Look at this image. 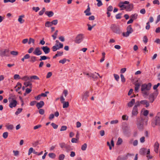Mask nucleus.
<instances>
[{
	"instance_id": "obj_1",
	"label": "nucleus",
	"mask_w": 160,
	"mask_h": 160,
	"mask_svg": "<svg viewBox=\"0 0 160 160\" xmlns=\"http://www.w3.org/2000/svg\"><path fill=\"white\" fill-rule=\"evenodd\" d=\"M110 28L113 32L117 34H120L122 32L119 25L116 24H112L111 25Z\"/></svg>"
},
{
	"instance_id": "obj_2",
	"label": "nucleus",
	"mask_w": 160,
	"mask_h": 160,
	"mask_svg": "<svg viewBox=\"0 0 160 160\" xmlns=\"http://www.w3.org/2000/svg\"><path fill=\"white\" fill-rule=\"evenodd\" d=\"M160 125V112H158L156 116L155 119L152 123V126L154 127L156 125Z\"/></svg>"
},
{
	"instance_id": "obj_3",
	"label": "nucleus",
	"mask_w": 160,
	"mask_h": 160,
	"mask_svg": "<svg viewBox=\"0 0 160 160\" xmlns=\"http://www.w3.org/2000/svg\"><path fill=\"white\" fill-rule=\"evenodd\" d=\"M84 38L83 34H79L75 38L74 42L77 44H79L82 41Z\"/></svg>"
},
{
	"instance_id": "obj_4",
	"label": "nucleus",
	"mask_w": 160,
	"mask_h": 160,
	"mask_svg": "<svg viewBox=\"0 0 160 160\" xmlns=\"http://www.w3.org/2000/svg\"><path fill=\"white\" fill-rule=\"evenodd\" d=\"M152 86V84L151 83H149L147 84H143L141 86V91H149L151 88Z\"/></svg>"
},
{
	"instance_id": "obj_5",
	"label": "nucleus",
	"mask_w": 160,
	"mask_h": 160,
	"mask_svg": "<svg viewBox=\"0 0 160 160\" xmlns=\"http://www.w3.org/2000/svg\"><path fill=\"white\" fill-rule=\"evenodd\" d=\"M0 56L2 57L9 56V50L8 49H5L4 50H0Z\"/></svg>"
},
{
	"instance_id": "obj_6",
	"label": "nucleus",
	"mask_w": 160,
	"mask_h": 160,
	"mask_svg": "<svg viewBox=\"0 0 160 160\" xmlns=\"http://www.w3.org/2000/svg\"><path fill=\"white\" fill-rule=\"evenodd\" d=\"M63 47V44L62 43H59L58 45V44H56L52 47V50L53 52H55L57 50L62 48Z\"/></svg>"
},
{
	"instance_id": "obj_7",
	"label": "nucleus",
	"mask_w": 160,
	"mask_h": 160,
	"mask_svg": "<svg viewBox=\"0 0 160 160\" xmlns=\"http://www.w3.org/2000/svg\"><path fill=\"white\" fill-rule=\"evenodd\" d=\"M10 102L9 106L10 108H12L16 107L17 104V102L13 98H12L11 101H9Z\"/></svg>"
},
{
	"instance_id": "obj_8",
	"label": "nucleus",
	"mask_w": 160,
	"mask_h": 160,
	"mask_svg": "<svg viewBox=\"0 0 160 160\" xmlns=\"http://www.w3.org/2000/svg\"><path fill=\"white\" fill-rule=\"evenodd\" d=\"M86 75L88 77H92L93 79L94 80L97 79L98 76H99L100 78H102V77L100 76L98 73H96V72H95L94 73H91L90 74L87 73Z\"/></svg>"
},
{
	"instance_id": "obj_9",
	"label": "nucleus",
	"mask_w": 160,
	"mask_h": 160,
	"mask_svg": "<svg viewBox=\"0 0 160 160\" xmlns=\"http://www.w3.org/2000/svg\"><path fill=\"white\" fill-rule=\"evenodd\" d=\"M140 153L142 155L149 154L150 153V150L144 148H141L140 150Z\"/></svg>"
},
{
	"instance_id": "obj_10",
	"label": "nucleus",
	"mask_w": 160,
	"mask_h": 160,
	"mask_svg": "<svg viewBox=\"0 0 160 160\" xmlns=\"http://www.w3.org/2000/svg\"><path fill=\"white\" fill-rule=\"evenodd\" d=\"M33 53L34 54L37 56H39L42 54V51L40 50L39 47L36 48Z\"/></svg>"
},
{
	"instance_id": "obj_11",
	"label": "nucleus",
	"mask_w": 160,
	"mask_h": 160,
	"mask_svg": "<svg viewBox=\"0 0 160 160\" xmlns=\"http://www.w3.org/2000/svg\"><path fill=\"white\" fill-rule=\"evenodd\" d=\"M138 113V108L133 107L132 112V117L136 116Z\"/></svg>"
},
{
	"instance_id": "obj_12",
	"label": "nucleus",
	"mask_w": 160,
	"mask_h": 160,
	"mask_svg": "<svg viewBox=\"0 0 160 160\" xmlns=\"http://www.w3.org/2000/svg\"><path fill=\"white\" fill-rule=\"evenodd\" d=\"M45 54H47L50 52V49L48 46H43L41 48Z\"/></svg>"
},
{
	"instance_id": "obj_13",
	"label": "nucleus",
	"mask_w": 160,
	"mask_h": 160,
	"mask_svg": "<svg viewBox=\"0 0 160 160\" xmlns=\"http://www.w3.org/2000/svg\"><path fill=\"white\" fill-rule=\"evenodd\" d=\"M89 92L88 91H86L83 93L82 95V99L83 101H86L88 97L89 96Z\"/></svg>"
},
{
	"instance_id": "obj_14",
	"label": "nucleus",
	"mask_w": 160,
	"mask_h": 160,
	"mask_svg": "<svg viewBox=\"0 0 160 160\" xmlns=\"http://www.w3.org/2000/svg\"><path fill=\"white\" fill-rule=\"evenodd\" d=\"M133 5L132 4H130L127 5L126 7L125 8L126 11L130 12L131 11L133 8Z\"/></svg>"
},
{
	"instance_id": "obj_15",
	"label": "nucleus",
	"mask_w": 160,
	"mask_h": 160,
	"mask_svg": "<svg viewBox=\"0 0 160 160\" xmlns=\"http://www.w3.org/2000/svg\"><path fill=\"white\" fill-rule=\"evenodd\" d=\"M90 8L88 4L87 7V8L84 11V13H85L86 16H90L91 14V13L90 12Z\"/></svg>"
},
{
	"instance_id": "obj_16",
	"label": "nucleus",
	"mask_w": 160,
	"mask_h": 160,
	"mask_svg": "<svg viewBox=\"0 0 160 160\" xmlns=\"http://www.w3.org/2000/svg\"><path fill=\"white\" fill-rule=\"evenodd\" d=\"M154 151L156 153H158V148L159 147V144L158 142H157L155 143L154 145Z\"/></svg>"
},
{
	"instance_id": "obj_17",
	"label": "nucleus",
	"mask_w": 160,
	"mask_h": 160,
	"mask_svg": "<svg viewBox=\"0 0 160 160\" xmlns=\"http://www.w3.org/2000/svg\"><path fill=\"white\" fill-rule=\"evenodd\" d=\"M44 103L43 101H40L38 102L36 104V106L38 109L42 108L44 105Z\"/></svg>"
},
{
	"instance_id": "obj_18",
	"label": "nucleus",
	"mask_w": 160,
	"mask_h": 160,
	"mask_svg": "<svg viewBox=\"0 0 160 160\" xmlns=\"http://www.w3.org/2000/svg\"><path fill=\"white\" fill-rule=\"evenodd\" d=\"M140 102L141 104L145 105L146 107H148L149 106V103L147 100H142L140 101Z\"/></svg>"
},
{
	"instance_id": "obj_19",
	"label": "nucleus",
	"mask_w": 160,
	"mask_h": 160,
	"mask_svg": "<svg viewBox=\"0 0 160 160\" xmlns=\"http://www.w3.org/2000/svg\"><path fill=\"white\" fill-rule=\"evenodd\" d=\"M45 14L49 17H51L52 16L54 15L53 12L52 11H47L45 12Z\"/></svg>"
},
{
	"instance_id": "obj_20",
	"label": "nucleus",
	"mask_w": 160,
	"mask_h": 160,
	"mask_svg": "<svg viewBox=\"0 0 160 160\" xmlns=\"http://www.w3.org/2000/svg\"><path fill=\"white\" fill-rule=\"evenodd\" d=\"M135 103V99H132L131 101L129 102L128 104V106L129 107H132Z\"/></svg>"
},
{
	"instance_id": "obj_21",
	"label": "nucleus",
	"mask_w": 160,
	"mask_h": 160,
	"mask_svg": "<svg viewBox=\"0 0 160 160\" xmlns=\"http://www.w3.org/2000/svg\"><path fill=\"white\" fill-rule=\"evenodd\" d=\"M118 6L121 8V10H123L125 9V8H126L127 5H125L124 4H122L121 2H120L118 5Z\"/></svg>"
},
{
	"instance_id": "obj_22",
	"label": "nucleus",
	"mask_w": 160,
	"mask_h": 160,
	"mask_svg": "<svg viewBox=\"0 0 160 160\" xmlns=\"http://www.w3.org/2000/svg\"><path fill=\"white\" fill-rule=\"evenodd\" d=\"M127 159V156H119L118 157L117 160H125Z\"/></svg>"
},
{
	"instance_id": "obj_23",
	"label": "nucleus",
	"mask_w": 160,
	"mask_h": 160,
	"mask_svg": "<svg viewBox=\"0 0 160 160\" xmlns=\"http://www.w3.org/2000/svg\"><path fill=\"white\" fill-rule=\"evenodd\" d=\"M140 86V84L139 83H137L135 84V91L136 92H138V89Z\"/></svg>"
},
{
	"instance_id": "obj_24",
	"label": "nucleus",
	"mask_w": 160,
	"mask_h": 160,
	"mask_svg": "<svg viewBox=\"0 0 160 160\" xmlns=\"http://www.w3.org/2000/svg\"><path fill=\"white\" fill-rule=\"evenodd\" d=\"M149 99L151 102H152L155 99L154 96L153 94L150 95L149 97Z\"/></svg>"
},
{
	"instance_id": "obj_25",
	"label": "nucleus",
	"mask_w": 160,
	"mask_h": 160,
	"mask_svg": "<svg viewBox=\"0 0 160 160\" xmlns=\"http://www.w3.org/2000/svg\"><path fill=\"white\" fill-rule=\"evenodd\" d=\"M21 79L24 81H28V80H30V77L28 76H25L24 77H22L21 78Z\"/></svg>"
},
{
	"instance_id": "obj_26",
	"label": "nucleus",
	"mask_w": 160,
	"mask_h": 160,
	"mask_svg": "<svg viewBox=\"0 0 160 160\" xmlns=\"http://www.w3.org/2000/svg\"><path fill=\"white\" fill-rule=\"evenodd\" d=\"M30 81L31 82H32V79H34V80H39V78L36 75H33L30 76Z\"/></svg>"
},
{
	"instance_id": "obj_27",
	"label": "nucleus",
	"mask_w": 160,
	"mask_h": 160,
	"mask_svg": "<svg viewBox=\"0 0 160 160\" xmlns=\"http://www.w3.org/2000/svg\"><path fill=\"white\" fill-rule=\"evenodd\" d=\"M131 33L129 31H127V32H123L122 33V35L123 37H128L130 34Z\"/></svg>"
},
{
	"instance_id": "obj_28",
	"label": "nucleus",
	"mask_w": 160,
	"mask_h": 160,
	"mask_svg": "<svg viewBox=\"0 0 160 160\" xmlns=\"http://www.w3.org/2000/svg\"><path fill=\"white\" fill-rule=\"evenodd\" d=\"M52 25L51 22L47 21L45 24V27H50Z\"/></svg>"
},
{
	"instance_id": "obj_29",
	"label": "nucleus",
	"mask_w": 160,
	"mask_h": 160,
	"mask_svg": "<svg viewBox=\"0 0 160 160\" xmlns=\"http://www.w3.org/2000/svg\"><path fill=\"white\" fill-rule=\"evenodd\" d=\"M127 31H129L132 33L133 32V30L131 25H129L127 28Z\"/></svg>"
},
{
	"instance_id": "obj_30",
	"label": "nucleus",
	"mask_w": 160,
	"mask_h": 160,
	"mask_svg": "<svg viewBox=\"0 0 160 160\" xmlns=\"http://www.w3.org/2000/svg\"><path fill=\"white\" fill-rule=\"evenodd\" d=\"M6 128L8 130H12L13 128L14 127L13 125L9 124L6 126Z\"/></svg>"
},
{
	"instance_id": "obj_31",
	"label": "nucleus",
	"mask_w": 160,
	"mask_h": 160,
	"mask_svg": "<svg viewBox=\"0 0 160 160\" xmlns=\"http://www.w3.org/2000/svg\"><path fill=\"white\" fill-rule=\"evenodd\" d=\"M63 108H67L69 106V103L68 102H63Z\"/></svg>"
},
{
	"instance_id": "obj_32",
	"label": "nucleus",
	"mask_w": 160,
	"mask_h": 160,
	"mask_svg": "<svg viewBox=\"0 0 160 160\" xmlns=\"http://www.w3.org/2000/svg\"><path fill=\"white\" fill-rule=\"evenodd\" d=\"M24 15H21L19 16V18H18V21L20 23H22L23 22H22V18L24 17ZM24 21V20H23Z\"/></svg>"
},
{
	"instance_id": "obj_33",
	"label": "nucleus",
	"mask_w": 160,
	"mask_h": 160,
	"mask_svg": "<svg viewBox=\"0 0 160 160\" xmlns=\"http://www.w3.org/2000/svg\"><path fill=\"white\" fill-rule=\"evenodd\" d=\"M138 14L136 13H135L134 14L132 15L130 17L131 19H136L137 18Z\"/></svg>"
},
{
	"instance_id": "obj_34",
	"label": "nucleus",
	"mask_w": 160,
	"mask_h": 160,
	"mask_svg": "<svg viewBox=\"0 0 160 160\" xmlns=\"http://www.w3.org/2000/svg\"><path fill=\"white\" fill-rule=\"evenodd\" d=\"M24 84L25 85L26 87L28 86H31L32 85V83L30 82H25Z\"/></svg>"
},
{
	"instance_id": "obj_35",
	"label": "nucleus",
	"mask_w": 160,
	"mask_h": 160,
	"mask_svg": "<svg viewBox=\"0 0 160 160\" xmlns=\"http://www.w3.org/2000/svg\"><path fill=\"white\" fill-rule=\"evenodd\" d=\"M46 9L45 8L43 7L42 10L40 11L39 12V15L41 16L42 15L44 12L45 11Z\"/></svg>"
},
{
	"instance_id": "obj_36",
	"label": "nucleus",
	"mask_w": 160,
	"mask_h": 160,
	"mask_svg": "<svg viewBox=\"0 0 160 160\" xmlns=\"http://www.w3.org/2000/svg\"><path fill=\"white\" fill-rule=\"evenodd\" d=\"M22 108H18L17 110L15 112V114L17 115H18V114L22 112Z\"/></svg>"
},
{
	"instance_id": "obj_37",
	"label": "nucleus",
	"mask_w": 160,
	"mask_h": 160,
	"mask_svg": "<svg viewBox=\"0 0 160 160\" xmlns=\"http://www.w3.org/2000/svg\"><path fill=\"white\" fill-rule=\"evenodd\" d=\"M87 144L86 143H84L82 146L81 149L83 151H85L86 150L87 148Z\"/></svg>"
},
{
	"instance_id": "obj_38",
	"label": "nucleus",
	"mask_w": 160,
	"mask_h": 160,
	"mask_svg": "<svg viewBox=\"0 0 160 160\" xmlns=\"http://www.w3.org/2000/svg\"><path fill=\"white\" fill-rule=\"evenodd\" d=\"M122 142V139L120 138H118V141L117 142V145H121Z\"/></svg>"
},
{
	"instance_id": "obj_39",
	"label": "nucleus",
	"mask_w": 160,
	"mask_h": 160,
	"mask_svg": "<svg viewBox=\"0 0 160 160\" xmlns=\"http://www.w3.org/2000/svg\"><path fill=\"white\" fill-rule=\"evenodd\" d=\"M48 58V57H47L45 56H41L40 58L39 59V61H41L42 60H45L46 59H47Z\"/></svg>"
},
{
	"instance_id": "obj_40",
	"label": "nucleus",
	"mask_w": 160,
	"mask_h": 160,
	"mask_svg": "<svg viewBox=\"0 0 160 160\" xmlns=\"http://www.w3.org/2000/svg\"><path fill=\"white\" fill-rule=\"evenodd\" d=\"M36 60V58L35 56H32L31 57L30 62H33Z\"/></svg>"
},
{
	"instance_id": "obj_41",
	"label": "nucleus",
	"mask_w": 160,
	"mask_h": 160,
	"mask_svg": "<svg viewBox=\"0 0 160 160\" xmlns=\"http://www.w3.org/2000/svg\"><path fill=\"white\" fill-rule=\"evenodd\" d=\"M96 0L98 2L97 3V5L98 7H99L102 5V3L101 0Z\"/></svg>"
},
{
	"instance_id": "obj_42",
	"label": "nucleus",
	"mask_w": 160,
	"mask_h": 160,
	"mask_svg": "<svg viewBox=\"0 0 160 160\" xmlns=\"http://www.w3.org/2000/svg\"><path fill=\"white\" fill-rule=\"evenodd\" d=\"M10 53L12 55L17 56L18 54V52L15 51H13L11 52Z\"/></svg>"
},
{
	"instance_id": "obj_43",
	"label": "nucleus",
	"mask_w": 160,
	"mask_h": 160,
	"mask_svg": "<svg viewBox=\"0 0 160 160\" xmlns=\"http://www.w3.org/2000/svg\"><path fill=\"white\" fill-rule=\"evenodd\" d=\"M59 145L60 147L62 149L66 147V144L64 142L60 143H59Z\"/></svg>"
},
{
	"instance_id": "obj_44",
	"label": "nucleus",
	"mask_w": 160,
	"mask_h": 160,
	"mask_svg": "<svg viewBox=\"0 0 160 160\" xmlns=\"http://www.w3.org/2000/svg\"><path fill=\"white\" fill-rule=\"evenodd\" d=\"M65 158V155L63 154H61L59 155V160H63Z\"/></svg>"
},
{
	"instance_id": "obj_45",
	"label": "nucleus",
	"mask_w": 160,
	"mask_h": 160,
	"mask_svg": "<svg viewBox=\"0 0 160 160\" xmlns=\"http://www.w3.org/2000/svg\"><path fill=\"white\" fill-rule=\"evenodd\" d=\"M120 77L121 78V80L122 82H125L126 79H125V78L124 77V75L122 74H121L120 75Z\"/></svg>"
},
{
	"instance_id": "obj_46",
	"label": "nucleus",
	"mask_w": 160,
	"mask_h": 160,
	"mask_svg": "<svg viewBox=\"0 0 160 160\" xmlns=\"http://www.w3.org/2000/svg\"><path fill=\"white\" fill-rule=\"evenodd\" d=\"M67 61V59H66L65 58H64L63 59L60 60L59 61V62L60 63H61L62 64H64Z\"/></svg>"
},
{
	"instance_id": "obj_47",
	"label": "nucleus",
	"mask_w": 160,
	"mask_h": 160,
	"mask_svg": "<svg viewBox=\"0 0 160 160\" xmlns=\"http://www.w3.org/2000/svg\"><path fill=\"white\" fill-rule=\"evenodd\" d=\"M138 127V128L139 129H142V128L143 127V124L141 123L140 122L139 123H138L137 124Z\"/></svg>"
},
{
	"instance_id": "obj_48",
	"label": "nucleus",
	"mask_w": 160,
	"mask_h": 160,
	"mask_svg": "<svg viewBox=\"0 0 160 160\" xmlns=\"http://www.w3.org/2000/svg\"><path fill=\"white\" fill-rule=\"evenodd\" d=\"M8 133L7 132H5L3 133L2 136L4 138L6 139L8 137Z\"/></svg>"
},
{
	"instance_id": "obj_49",
	"label": "nucleus",
	"mask_w": 160,
	"mask_h": 160,
	"mask_svg": "<svg viewBox=\"0 0 160 160\" xmlns=\"http://www.w3.org/2000/svg\"><path fill=\"white\" fill-rule=\"evenodd\" d=\"M48 156L49 157L52 158H54L55 157V154L53 153H49L48 154Z\"/></svg>"
},
{
	"instance_id": "obj_50",
	"label": "nucleus",
	"mask_w": 160,
	"mask_h": 160,
	"mask_svg": "<svg viewBox=\"0 0 160 160\" xmlns=\"http://www.w3.org/2000/svg\"><path fill=\"white\" fill-rule=\"evenodd\" d=\"M14 79H21V78L20 76L18 74H15L14 76Z\"/></svg>"
},
{
	"instance_id": "obj_51",
	"label": "nucleus",
	"mask_w": 160,
	"mask_h": 160,
	"mask_svg": "<svg viewBox=\"0 0 160 160\" xmlns=\"http://www.w3.org/2000/svg\"><path fill=\"white\" fill-rule=\"evenodd\" d=\"M35 40L34 39L30 38L29 39V41L28 42V44H30L32 42L33 43V44H34V43Z\"/></svg>"
},
{
	"instance_id": "obj_52",
	"label": "nucleus",
	"mask_w": 160,
	"mask_h": 160,
	"mask_svg": "<svg viewBox=\"0 0 160 160\" xmlns=\"http://www.w3.org/2000/svg\"><path fill=\"white\" fill-rule=\"evenodd\" d=\"M112 10H113V7L111 5L109 6L107 8V11L111 12L112 11Z\"/></svg>"
},
{
	"instance_id": "obj_53",
	"label": "nucleus",
	"mask_w": 160,
	"mask_h": 160,
	"mask_svg": "<svg viewBox=\"0 0 160 160\" xmlns=\"http://www.w3.org/2000/svg\"><path fill=\"white\" fill-rule=\"evenodd\" d=\"M140 102H137L135 103V105L133 107H135V108H138V107H139L140 106Z\"/></svg>"
},
{
	"instance_id": "obj_54",
	"label": "nucleus",
	"mask_w": 160,
	"mask_h": 160,
	"mask_svg": "<svg viewBox=\"0 0 160 160\" xmlns=\"http://www.w3.org/2000/svg\"><path fill=\"white\" fill-rule=\"evenodd\" d=\"M52 25H56L57 24L58 22V20L57 19L54 20L51 22Z\"/></svg>"
},
{
	"instance_id": "obj_55",
	"label": "nucleus",
	"mask_w": 160,
	"mask_h": 160,
	"mask_svg": "<svg viewBox=\"0 0 160 160\" xmlns=\"http://www.w3.org/2000/svg\"><path fill=\"white\" fill-rule=\"evenodd\" d=\"M128 116L126 115H124L122 116V119L123 120H128Z\"/></svg>"
},
{
	"instance_id": "obj_56",
	"label": "nucleus",
	"mask_w": 160,
	"mask_h": 160,
	"mask_svg": "<svg viewBox=\"0 0 160 160\" xmlns=\"http://www.w3.org/2000/svg\"><path fill=\"white\" fill-rule=\"evenodd\" d=\"M33 151H34L33 150V148H30L29 149V150H28V155H30L32 152L33 153Z\"/></svg>"
},
{
	"instance_id": "obj_57",
	"label": "nucleus",
	"mask_w": 160,
	"mask_h": 160,
	"mask_svg": "<svg viewBox=\"0 0 160 160\" xmlns=\"http://www.w3.org/2000/svg\"><path fill=\"white\" fill-rule=\"evenodd\" d=\"M51 125L52 127L54 129H55L57 128L58 127V125L53 122L52 123Z\"/></svg>"
},
{
	"instance_id": "obj_58",
	"label": "nucleus",
	"mask_w": 160,
	"mask_h": 160,
	"mask_svg": "<svg viewBox=\"0 0 160 160\" xmlns=\"http://www.w3.org/2000/svg\"><path fill=\"white\" fill-rule=\"evenodd\" d=\"M67 127L66 126H63L60 129V131H65L67 129Z\"/></svg>"
},
{
	"instance_id": "obj_59",
	"label": "nucleus",
	"mask_w": 160,
	"mask_h": 160,
	"mask_svg": "<svg viewBox=\"0 0 160 160\" xmlns=\"http://www.w3.org/2000/svg\"><path fill=\"white\" fill-rule=\"evenodd\" d=\"M122 15L121 13H119L118 14H117L116 16L115 17L117 19H120L121 18V15Z\"/></svg>"
},
{
	"instance_id": "obj_60",
	"label": "nucleus",
	"mask_w": 160,
	"mask_h": 160,
	"mask_svg": "<svg viewBox=\"0 0 160 160\" xmlns=\"http://www.w3.org/2000/svg\"><path fill=\"white\" fill-rule=\"evenodd\" d=\"M142 92V93L143 96H148V93L146 90H144V91H141Z\"/></svg>"
},
{
	"instance_id": "obj_61",
	"label": "nucleus",
	"mask_w": 160,
	"mask_h": 160,
	"mask_svg": "<svg viewBox=\"0 0 160 160\" xmlns=\"http://www.w3.org/2000/svg\"><path fill=\"white\" fill-rule=\"evenodd\" d=\"M114 76L115 80L117 81H118L119 78V75L116 74H114Z\"/></svg>"
},
{
	"instance_id": "obj_62",
	"label": "nucleus",
	"mask_w": 160,
	"mask_h": 160,
	"mask_svg": "<svg viewBox=\"0 0 160 160\" xmlns=\"http://www.w3.org/2000/svg\"><path fill=\"white\" fill-rule=\"evenodd\" d=\"M150 25L149 23V22H148L146 23V25L145 27V28L147 30H149L150 28Z\"/></svg>"
},
{
	"instance_id": "obj_63",
	"label": "nucleus",
	"mask_w": 160,
	"mask_h": 160,
	"mask_svg": "<svg viewBox=\"0 0 160 160\" xmlns=\"http://www.w3.org/2000/svg\"><path fill=\"white\" fill-rule=\"evenodd\" d=\"M32 91V89L31 88H27L26 89V94H28L30 93Z\"/></svg>"
},
{
	"instance_id": "obj_64",
	"label": "nucleus",
	"mask_w": 160,
	"mask_h": 160,
	"mask_svg": "<svg viewBox=\"0 0 160 160\" xmlns=\"http://www.w3.org/2000/svg\"><path fill=\"white\" fill-rule=\"evenodd\" d=\"M44 112V111L42 109H40L39 110V113L41 115H43Z\"/></svg>"
}]
</instances>
